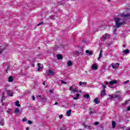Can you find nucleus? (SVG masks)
<instances>
[{"label":"nucleus","instance_id":"nucleus-10","mask_svg":"<svg viewBox=\"0 0 130 130\" xmlns=\"http://www.w3.org/2000/svg\"><path fill=\"white\" fill-rule=\"evenodd\" d=\"M106 93H105V89H103L101 93V96H105Z\"/></svg>","mask_w":130,"mask_h":130},{"label":"nucleus","instance_id":"nucleus-18","mask_svg":"<svg viewBox=\"0 0 130 130\" xmlns=\"http://www.w3.org/2000/svg\"><path fill=\"white\" fill-rule=\"evenodd\" d=\"M83 97H84V98H85L86 99H89L90 95H89V94H86L83 95Z\"/></svg>","mask_w":130,"mask_h":130},{"label":"nucleus","instance_id":"nucleus-24","mask_svg":"<svg viewBox=\"0 0 130 130\" xmlns=\"http://www.w3.org/2000/svg\"><path fill=\"white\" fill-rule=\"evenodd\" d=\"M100 57H102V50L100 51L99 57L98 58V59H100Z\"/></svg>","mask_w":130,"mask_h":130},{"label":"nucleus","instance_id":"nucleus-14","mask_svg":"<svg viewBox=\"0 0 130 130\" xmlns=\"http://www.w3.org/2000/svg\"><path fill=\"white\" fill-rule=\"evenodd\" d=\"M8 81L9 82H12L14 81V78H13V77H9V78H8Z\"/></svg>","mask_w":130,"mask_h":130},{"label":"nucleus","instance_id":"nucleus-26","mask_svg":"<svg viewBox=\"0 0 130 130\" xmlns=\"http://www.w3.org/2000/svg\"><path fill=\"white\" fill-rule=\"evenodd\" d=\"M49 19L51 20H54V17L52 15L49 16Z\"/></svg>","mask_w":130,"mask_h":130},{"label":"nucleus","instance_id":"nucleus-28","mask_svg":"<svg viewBox=\"0 0 130 130\" xmlns=\"http://www.w3.org/2000/svg\"><path fill=\"white\" fill-rule=\"evenodd\" d=\"M109 99H113L114 98V96L109 94Z\"/></svg>","mask_w":130,"mask_h":130},{"label":"nucleus","instance_id":"nucleus-53","mask_svg":"<svg viewBox=\"0 0 130 130\" xmlns=\"http://www.w3.org/2000/svg\"><path fill=\"white\" fill-rule=\"evenodd\" d=\"M38 97H40V98H41V95H39Z\"/></svg>","mask_w":130,"mask_h":130},{"label":"nucleus","instance_id":"nucleus-57","mask_svg":"<svg viewBox=\"0 0 130 130\" xmlns=\"http://www.w3.org/2000/svg\"><path fill=\"white\" fill-rule=\"evenodd\" d=\"M6 72L8 73V70H6Z\"/></svg>","mask_w":130,"mask_h":130},{"label":"nucleus","instance_id":"nucleus-20","mask_svg":"<svg viewBox=\"0 0 130 130\" xmlns=\"http://www.w3.org/2000/svg\"><path fill=\"white\" fill-rule=\"evenodd\" d=\"M73 66V63L72 62V61H69L68 62V67H72Z\"/></svg>","mask_w":130,"mask_h":130},{"label":"nucleus","instance_id":"nucleus-6","mask_svg":"<svg viewBox=\"0 0 130 130\" xmlns=\"http://www.w3.org/2000/svg\"><path fill=\"white\" fill-rule=\"evenodd\" d=\"M38 66L39 67V68H38V71H40L41 70H42V69H43V65L41 63H38Z\"/></svg>","mask_w":130,"mask_h":130},{"label":"nucleus","instance_id":"nucleus-58","mask_svg":"<svg viewBox=\"0 0 130 130\" xmlns=\"http://www.w3.org/2000/svg\"><path fill=\"white\" fill-rule=\"evenodd\" d=\"M108 2H110L111 0H108Z\"/></svg>","mask_w":130,"mask_h":130},{"label":"nucleus","instance_id":"nucleus-49","mask_svg":"<svg viewBox=\"0 0 130 130\" xmlns=\"http://www.w3.org/2000/svg\"><path fill=\"white\" fill-rule=\"evenodd\" d=\"M90 114H92L93 113V111H92L91 110L90 111Z\"/></svg>","mask_w":130,"mask_h":130},{"label":"nucleus","instance_id":"nucleus-40","mask_svg":"<svg viewBox=\"0 0 130 130\" xmlns=\"http://www.w3.org/2000/svg\"><path fill=\"white\" fill-rule=\"evenodd\" d=\"M119 96V95H116L114 97V98H118Z\"/></svg>","mask_w":130,"mask_h":130},{"label":"nucleus","instance_id":"nucleus-13","mask_svg":"<svg viewBox=\"0 0 130 130\" xmlns=\"http://www.w3.org/2000/svg\"><path fill=\"white\" fill-rule=\"evenodd\" d=\"M85 52H86V53H88V54H89V55H93V53L92 52V51H89V50H86Z\"/></svg>","mask_w":130,"mask_h":130},{"label":"nucleus","instance_id":"nucleus-8","mask_svg":"<svg viewBox=\"0 0 130 130\" xmlns=\"http://www.w3.org/2000/svg\"><path fill=\"white\" fill-rule=\"evenodd\" d=\"M94 103H95V104H99V103H100V101H99V99L98 98H95L94 100Z\"/></svg>","mask_w":130,"mask_h":130},{"label":"nucleus","instance_id":"nucleus-42","mask_svg":"<svg viewBox=\"0 0 130 130\" xmlns=\"http://www.w3.org/2000/svg\"><path fill=\"white\" fill-rule=\"evenodd\" d=\"M127 111H129V110H130V106L127 107Z\"/></svg>","mask_w":130,"mask_h":130},{"label":"nucleus","instance_id":"nucleus-35","mask_svg":"<svg viewBox=\"0 0 130 130\" xmlns=\"http://www.w3.org/2000/svg\"><path fill=\"white\" fill-rule=\"evenodd\" d=\"M84 127H86V128L88 127V128H90V126H88L86 124H84Z\"/></svg>","mask_w":130,"mask_h":130},{"label":"nucleus","instance_id":"nucleus-19","mask_svg":"<svg viewBox=\"0 0 130 130\" xmlns=\"http://www.w3.org/2000/svg\"><path fill=\"white\" fill-rule=\"evenodd\" d=\"M128 53H129V49H126L124 51V54H128Z\"/></svg>","mask_w":130,"mask_h":130},{"label":"nucleus","instance_id":"nucleus-27","mask_svg":"<svg viewBox=\"0 0 130 130\" xmlns=\"http://www.w3.org/2000/svg\"><path fill=\"white\" fill-rule=\"evenodd\" d=\"M2 100H5V92L2 93Z\"/></svg>","mask_w":130,"mask_h":130},{"label":"nucleus","instance_id":"nucleus-59","mask_svg":"<svg viewBox=\"0 0 130 130\" xmlns=\"http://www.w3.org/2000/svg\"><path fill=\"white\" fill-rule=\"evenodd\" d=\"M59 102L60 103V101H59Z\"/></svg>","mask_w":130,"mask_h":130},{"label":"nucleus","instance_id":"nucleus-60","mask_svg":"<svg viewBox=\"0 0 130 130\" xmlns=\"http://www.w3.org/2000/svg\"><path fill=\"white\" fill-rule=\"evenodd\" d=\"M129 101H130V99H129Z\"/></svg>","mask_w":130,"mask_h":130},{"label":"nucleus","instance_id":"nucleus-11","mask_svg":"<svg viewBox=\"0 0 130 130\" xmlns=\"http://www.w3.org/2000/svg\"><path fill=\"white\" fill-rule=\"evenodd\" d=\"M71 113H72V110H69L67 112V116H71Z\"/></svg>","mask_w":130,"mask_h":130},{"label":"nucleus","instance_id":"nucleus-9","mask_svg":"<svg viewBox=\"0 0 130 130\" xmlns=\"http://www.w3.org/2000/svg\"><path fill=\"white\" fill-rule=\"evenodd\" d=\"M116 125V122L115 121H112V126L113 128H115V126Z\"/></svg>","mask_w":130,"mask_h":130},{"label":"nucleus","instance_id":"nucleus-4","mask_svg":"<svg viewBox=\"0 0 130 130\" xmlns=\"http://www.w3.org/2000/svg\"><path fill=\"white\" fill-rule=\"evenodd\" d=\"M111 66L113 69H118V67H119V63H112L111 64Z\"/></svg>","mask_w":130,"mask_h":130},{"label":"nucleus","instance_id":"nucleus-41","mask_svg":"<svg viewBox=\"0 0 130 130\" xmlns=\"http://www.w3.org/2000/svg\"><path fill=\"white\" fill-rule=\"evenodd\" d=\"M32 99L33 101L35 100V96H34V95L32 96Z\"/></svg>","mask_w":130,"mask_h":130},{"label":"nucleus","instance_id":"nucleus-37","mask_svg":"<svg viewBox=\"0 0 130 130\" xmlns=\"http://www.w3.org/2000/svg\"><path fill=\"white\" fill-rule=\"evenodd\" d=\"M62 116H63V115H60L59 116V118H60V119H61V118H62Z\"/></svg>","mask_w":130,"mask_h":130},{"label":"nucleus","instance_id":"nucleus-38","mask_svg":"<svg viewBox=\"0 0 130 130\" xmlns=\"http://www.w3.org/2000/svg\"><path fill=\"white\" fill-rule=\"evenodd\" d=\"M73 94H75V92H78V91H77V90H76V89H74L73 90Z\"/></svg>","mask_w":130,"mask_h":130},{"label":"nucleus","instance_id":"nucleus-56","mask_svg":"<svg viewBox=\"0 0 130 130\" xmlns=\"http://www.w3.org/2000/svg\"><path fill=\"white\" fill-rule=\"evenodd\" d=\"M126 130H130L129 128H127Z\"/></svg>","mask_w":130,"mask_h":130},{"label":"nucleus","instance_id":"nucleus-51","mask_svg":"<svg viewBox=\"0 0 130 130\" xmlns=\"http://www.w3.org/2000/svg\"><path fill=\"white\" fill-rule=\"evenodd\" d=\"M26 130H29V127H27L26 128Z\"/></svg>","mask_w":130,"mask_h":130},{"label":"nucleus","instance_id":"nucleus-5","mask_svg":"<svg viewBox=\"0 0 130 130\" xmlns=\"http://www.w3.org/2000/svg\"><path fill=\"white\" fill-rule=\"evenodd\" d=\"M110 37V35L108 34H105L104 37H103V40H106L107 38H109Z\"/></svg>","mask_w":130,"mask_h":130},{"label":"nucleus","instance_id":"nucleus-44","mask_svg":"<svg viewBox=\"0 0 130 130\" xmlns=\"http://www.w3.org/2000/svg\"><path fill=\"white\" fill-rule=\"evenodd\" d=\"M118 100H119L120 101V100H121V98H120L119 96L117 98Z\"/></svg>","mask_w":130,"mask_h":130},{"label":"nucleus","instance_id":"nucleus-52","mask_svg":"<svg viewBox=\"0 0 130 130\" xmlns=\"http://www.w3.org/2000/svg\"><path fill=\"white\" fill-rule=\"evenodd\" d=\"M43 85H45V81L44 82V83H43Z\"/></svg>","mask_w":130,"mask_h":130},{"label":"nucleus","instance_id":"nucleus-25","mask_svg":"<svg viewBox=\"0 0 130 130\" xmlns=\"http://www.w3.org/2000/svg\"><path fill=\"white\" fill-rule=\"evenodd\" d=\"M129 102V100H128L126 101L125 102V103H124V105H126V104H128Z\"/></svg>","mask_w":130,"mask_h":130},{"label":"nucleus","instance_id":"nucleus-30","mask_svg":"<svg viewBox=\"0 0 130 130\" xmlns=\"http://www.w3.org/2000/svg\"><path fill=\"white\" fill-rule=\"evenodd\" d=\"M61 84H67L68 83L67 82H64L63 80H61Z\"/></svg>","mask_w":130,"mask_h":130},{"label":"nucleus","instance_id":"nucleus-7","mask_svg":"<svg viewBox=\"0 0 130 130\" xmlns=\"http://www.w3.org/2000/svg\"><path fill=\"white\" fill-rule=\"evenodd\" d=\"M91 69L92 70H97V64L95 63L93 64L92 66H91Z\"/></svg>","mask_w":130,"mask_h":130},{"label":"nucleus","instance_id":"nucleus-33","mask_svg":"<svg viewBox=\"0 0 130 130\" xmlns=\"http://www.w3.org/2000/svg\"><path fill=\"white\" fill-rule=\"evenodd\" d=\"M11 111H12V110H11L10 109H9V110L7 111V112H8V113H11Z\"/></svg>","mask_w":130,"mask_h":130},{"label":"nucleus","instance_id":"nucleus-31","mask_svg":"<svg viewBox=\"0 0 130 130\" xmlns=\"http://www.w3.org/2000/svg\"><path fill=\"white\" fill-rule=\"evenodd\" d=\"M0 124H1V125H4V124H5V122H4V121H1L0 122Z\"/></svg>","mask_w":130,"mask_h":130},{"label":"nucleus","instance_id":"nucleus-55","mask_svg":"<svg viewBox=\"0 0 130 130\" xmlns=\"http://www.w3.org/2000/svg\"><path fill=\"white\" fill-rule=\"evenodd\" d=\"M123 47H125V45H123Z\"/></svg>","mask_w":130,"mask_h":130},{"label":"nucleus","instance_id":"nucleus-36","mask_svg":"<svg viewBox=\"0 0 130 130\" xmlns=\"http://www.w3.org/2000/svg\"><path fill=\"white\" fill-rule=\"evenodd\" d=\"M94 124L95 125H98V124H99V122H97V121L95 122Z\"/></svg>","mask_w":130,"mask_h":130},{"label":"nucleus","instance_id":"nucleus-34","mask_svg":"<svg viewBox=\"0 0 130 130\" xmlns=\"http://www.w3.org/2000/svg\"><path fill=\"white\" fill-rule=\"evenodd\" d=\"M22 121H27V118H26V117L23 118Z\"/></svg>","mask_w":130,"mask_h":130},{"label":"nucleus","instance_id":"nucleus-43","mask_svg":"<svg viewBox=\"0 0 130 130\" xmlns=\"http://www.w3.org/2000/svg\"><path fill=\"white\" fill-rule=\"evenodd\" d=\"M129 82V80H127L126 81L124 82V84H126V83H128Z\"/></svg>","mask_w":130,"mask_h":130},{"label":"nucleus","instance_id":"nucleus-16","mask_svg":"<svg viewBox=\"0 0 130 130\" xmlns=\"http://www.w3.org/2000/svg\"><path fill=\"white\" fill-rule=\"evenodd\" d=\"M57 58L58 59H62V56L60 54H57Z\"/></svg>","mask_w":130,"mask_h":130},{"label":"nucleus","instance_id":"nucleus-46","mask_svg":"<svg viewBox=\"0 0 130 130\" xmlns=\"http://www.w3.org/2000/svg\"><path fill=\"white\" fill-rule=\"evenodd\" d=\"M72 89H73V86L70 87V88H69V90L70 91H72Z\"/></svg>","mask_w":130,"mask_h":130},{"label":"nucleus","instance_id":"nucleus-32","mask_svg":"<svg viewBox=\"0 0 130 130\" xmlns=\"http://www.w3.org/2000/svg\"><path fill=\"white\" fill-rule=\"evenodd\" d=\"M28 124H32V123H33V122L30 120H28Z\"/></svg>","mask_w":130,"mask_h":130},{"label":"nucleus","instance_id":"nucleus-22","mask_svg":"<svg viewBox=\"0 0 130 130\" xmlns=\"http://www.w3.org/2000/svg\"><path fill=\"white\" fill-rule=\"evenodd\" d=\"M79 96H80V94H79V93L77 94L76 96L74 97L73 99H74V100H78V99H79Z\"/></svg>","mask_w":130,"mask_h":130},{"label":"nucleus","instance_id":"nucleus-15","mask_svg":"<svg viewBox=\"0 0 130 130\" xmlns=\"http://www.w3.org/2000/svg\"><path fill=\"white\" fill-rule=\"evenodd\" d=\"M6 49V47H3L2 49V46H0V54L2 53V52H3V51H4V50H5Z\"/></svg>","mask_w":130,"mask_h":130},{"label":"nucleus","instance_id":"nucleus-12","mask_svg":"<svg viewBox=\"0 0 130 130\" xmlns=\"http://www.w3.org/2000/svg\"><path fill=\"white\" fill-rule=\"evenodd\" d=\"M15 105L16 106H17V107H21V105H20V102H19V101H17L15 102Z\"/></svg>","mask_w":130,"mask_h":130},{"label":"nucleus","instance_id":"nucleus-45","mask_svg":"<svg viewBox=\"0 0 130 130\" xmlns=\"http://www.w3.org/2000/svg\"><path fill=\"white\" fill-rule=\"evenodd\" d=\"M60 130H66V129H63V127H60Z\"/></svg>","mask_w":130,"mask_h":130},{"label":"nucleus","instance_id":"nucleus-1","mask_svg":"<svg viewBox=\"0 0 130 130\" xmlns=\"http://www.w3.org/2000/svg\"><path fill=\"white\" fill-rule=\"evenodd\" d=\"M5 91H6L8 96L9 97H13L14 96V92H13V90L5 89Z\"/></svg>","mask_w":130,"mask_h":130},{"label":"nucleus","instance_id":"nucleus-17","mask_svg":"<svg viewBox=\"0 0 130 130\" xmlns=\"http://www.w3.org/2000/svg\"><path fill=\"white\" fill-rule=\"evenodd\" d=\"M79 85H80V86H82V85H87V82H83L82 81H80L79 82Z\"/></svg>","mask_w":130,"mask_h":130},{"label":"nucleus","instance_id":"nucleus-39","mask_svg":"<svg viewBox=\"0 0 130 130\" xmlns=\"http://www.w3.org/2000/svg\"><path fill=\"white\" fill-rule=\"evenodd\" d=\"M49 92L52 93H53V89L50 90Z\"/></svg>","mask_w":130,"mask_h":130},{"label":"nucleus","instance_id":"nucleus-48","mask_svg":"<svg viewBox=\"0 0 130 130\" xmlns=\"http://www.w3.org/2000/svg\"><path fill=\"white\" fill-rule=\"evenodd\" d=\"M57 104H58V103H57V102H56L54 103V105H57Z\"/></svg>","mask_w":130,"mask_h":130},{"label":"nucleus","instance_id":"nucleus-50","mask_svg":"<svg viewBox=\"0 0 130 130\" xmlns=\"http://www.w3.org/2000/svg\"><path fill=\"white\" fill-rule=\"evenodd\" d=\"M76 53L77 54H79V51H76Z\"/></svg>","mask_w":130,"mask_h":130},{"label":"nucleus","instance_id":"nucleus-3","mask_svg":"<svg viewBox=\"0 0 130 130\" xmlns=\"http://www.w3.org/2000/svg\"><path fill=\"white\" fill-rule=\"evenodd\" d=\"M46 73H47L46 76H49V75L50 76H53L54 75V72H52V71H51V70H48Z\"/></svg>","mask_w":130,"mask_h":130},{"label":"nucleus","instance_id":"nucleus-54","mask_svg":"<svg viewBox=\"0 0 130 130\" xmlns=\"http://www.w3.org/2000/svg\"><path fill=\"white\" fill-rule=\"evenodd\" d=\"M108 84V82H106V85H107Z\"/></svg>","mask_w":130,"mask_h":130},{"label":"nucleus","instance_id":"nucleus-29","mask_svg":"<svg viewBox=\"0 0 130 130\" xmlns=\"http://www.w3.org/2000/svg\"><path fill=\"white\" fill-rule=\"evenodd\" d=\"M44 23L43 22H40L39 24H37V26H40V25H43Z\"/></svg>","mask_w":130,"mask_h":130},{"label":"nucleus","instance_id":"nucleus-21","mask_svg":"<svg viewBox=\"0 0 130 130\" xmlns=\"http://www.w3.org/2000/svg\"><path fill=\"white\" fill-rule=\"evenodd\" d=\"M19 112H20V110L19 109V108H16L15 110V113H16V114H18Z\"/></svg>","mask_w":130,"mask_h":130},{"label":"nucleus","instance_id":"nucleus-2","mask_svg":"<svg viewBox=\"0 0 130 130\" xmlns=\"http://www.w3.org/2000/svg\"><path fill=\"white\" fill-rule=\"evenodd\" d=\"M115 84H117V80H112L109 83V87L110 88H112L111 86H112V85H115Z\"/></svg>","mask_w":130,"mask_h":130},{"label":"nucleus","instance_id":"nucleus-23","mask_svg":"<svg viewBox=\"0 0 130 130\" xmlns=\"http://www.w3.org/2000/svg\"><path fill=\"white\" fill-rule=\"evenodd\" d=\"M39 101H42V100H46L45 96H42L41 98L39 99Z\"/></svg>","mask_w":130,"mask_h":130},{"label":"nucleus","instance_id":"nucleus-47","mask_svg":"<svg viewBox=\"0 0 130 130\" xmlns=\"http://www.w3.org/2000/svg\"><path fill=\"white\" fill-rule=\"evenodd\" d=\"M103 87H104V89L105 90V88H106V86H105V85H103Z\"/></svg>","mask_w":130,"mask_h":130}]
</instances>
